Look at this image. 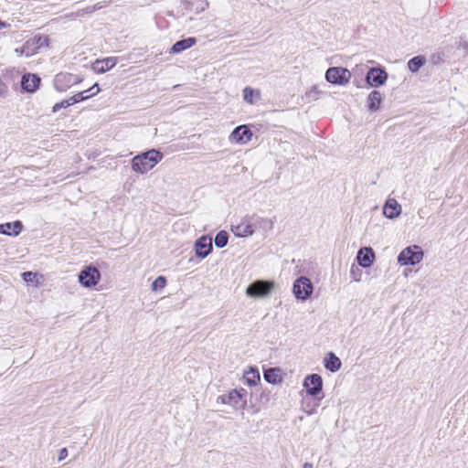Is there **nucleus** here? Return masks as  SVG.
Returning <instances> with one entry per match:
<instances>
[{"instance_id": "nucleus-1", "label": "nucleus", "mask_w": 468, "mask_h": 468, "mask_svg": "<svg viewBox=\"0 0 468 468\" xmlns=\"http://www.w3.org/2000/svg\"><path fill=\"white\" fill-rule=\"evenodd\" d=\"M164 157L162 152L157 149H150L135 155L132 159V169L140 174H144L154 168Z\"/></svg>"}, {"instance_id": "nucleus-2", "label": "nucleus", "mask_w": 468, "mask_h": 468, "mask_svg": "<svg viewBox=\"0 0 468 468\" xmlns=\"http://www.w3.org/2000/svg\"><path fill=\"white\" fill-rule=\"evenodd\" d=\"M423 259V250L420 246L413 245L405 248L398 256V262L402 266L415 265Z\"/></svg>"}, {"instance_id": "nucleus-3", "label": "nucleus", "mask_w": 468, "mask_h": 468, "mask_svg": "<svg viewBox=\"0 0 468 468\" xmlns=\"http://www.w3.org/2000/svg\"><path fill=\"white\" fill-rule=\"evenodd\" d=\"M274 282L267 280H257L251 282L246 289V294L253 298L268 296L274 288Z\"/></svg>"}, {"instance_id": "nucleus-4", "label": "nucleus", "mask_w": 468, "mask_h": 468, "mask_svg": "<svg viewBox=\"0 0 468 468\" xmlns=\"http://www.w3.org/2000/svg\"><path fill=\"white\" fill-rule=\"evenodd\" d=\"M83 80L82 77L68 72L58 73L53 80V85L58 92L66 91L73 85L79 84Z\"/></svg>"}, {"instance_id": "nucleus-5", "label": "nucleus", "mask_w": 468, "mask_h": 468, "mask_svg": "<svg viewBox=\"0 0 468 468\" xmlns=\"http://www.w3.org/2000/svg\"><path fill=\"white\" fill-rule=\"evenodd\" d=\"M314 285L311 280L305 276L297 278L292 285V292L297 300L306 301L313 293Z\"/></svg>"}, {"instance_id": "nucleus-6", "label": "nucleus", "mask_w": 468, "mask_h": 468, "mask_svg": "<svg viewBox=\"0 0 468 468\" xmlns=\"http://www.w3.org/2000/svg\"><path fill=\"white\" fill-rule=\"evenodd\" d=\"M350 78V71L342 67H331L325 72V80L335 85H346Z\"/></svg>"}, {"instance_id": "nucleus-7", "label": "nucleus", "mask_w": 468, "mask_h": 468, "mask_svg": "<svg viewBox=\"0 0 468 468\" xmlns=\"http://www.w3.org/2000/svg\"><path fill=\"white\" fill-rule=\"evenodd\" d=\"M247 391L244 388L233 389L228 395H223L218 398L224 404H229L236 409H243L246 405L245 397Z\"/></svg>"}, {"instance_id": "nucleus-8", "label": "nucleus", "mask_w": 468, "mask_h": 468, "mask_svg": "<svg viewBox=\"0 0 468 468\" xmlns=\"http://www.w3.org/2000/svg\"><path fill=\"white\" fill-rule=\"evenodd\" d=\"M100 278L101 273L94 266H87L79 273V282L86 288L95 286L99 282Z\"/></svg>"}, {"instance_id": "nucleus-9", "label": "nucleus", "mask_w": 468, "mask_h": 468, "mask_svg": "<svg viewBox=\"0 0 468 468\" xmlns=\"http://www.w3.org/2000/svg\"><path fill=\"white\" fill-rule=\"evenodd\" d=\"M388 80V73L382 67L371 68L367 75L366 81L370 87H379L386 83Z\"/></svg>"}, {"instance_id": "nucleus-10", "label": "nucleus", "mask_w": 468, "mask_h": 468, "mask_svg": "<svg viewBox=\"0 0 468 468\" xmlns=\"http://www.w3.org/2000/svg\"><path fill=\"white\" fill-rule=\"evenodd\" d=\"M303 387L306 392L311 397H316L322 392L323 389V378L318 374H310L305 377L303 380Z\"/></svg>"}, {"instance_id": "nucleus-11", "label": "nucleus", "mask_w": 468, "mask_h": 468, "mask_svg": "<svg viewBox=\"0 0 468 468\" xmlns=\"http://www.w3.org/2000/svg\"><path fill=\"white\" fill-rule=\"evenodd\" d=\"M256 225L249 217H245L238 225L231 226V231L236 237L244 238L255 232Z\"/></svg>"}, {"instance_id": "nucleus-12", "label": "nucleus", "mask_w": 468, "mask_h": 468, "mask_svg": "<svg viewBox=\"0 0 468 468\" xmlns=\"http://www.w3.org/2000/svg\"><path fill=\"white\" fill-rule=\"evenodd\" d=\"M41 83V78L33 73H26L21 78V89L25 92H35Z\"/></svg>"}, {"instance_id": "nucleus-13", "label": "nucleus", "mask_w": 468, "mask_h": 468, "mask_svg": "<svg viewBox=\"0 0 468 468\" xmlns=\"http://www.w3.org/2000/svg\"><path fill=\"white\" fill-rule=\"evenodd\" d=\"M212 239L207 236H202L196 240L195 250L198 258L204 259L212 251Z\"/></svg>"}, {"instance_id": "nucleus-14", "label": "nucleus", "mask_w": 468, "mask_h": 468, "mask_svg": "<svg viewBox=\"0 0 468 468\" xmlns=\"http://www.w3.org/2000/svg\"><path fill=\"white\" fill-rule=\"evenodd\" d=\"M356 261L362 268H369L375 260V252L370 247L361 248L356 254Z\"/></svg>"}, {"instance_id": "nucleus-15", "label": "nucleus", "mask_w": 468, "mask_h": 468, "mask_svg": "<svg viewBox=\"0 0 468 468\" xmlns=\"http://www.w3.org/2000/svg\"><path fill=\"white\" fill-rule=\"evenodd\" d=\"M251 137L252 132L246 125H239L236 127L230 134L231 140L238 144H246L251 139Z\"/></svg>"}, {"instance_id": "nucleus-16", "label": "nucleus", "mask_w": 468, "mask_h": 468, "mask_svg": "<svg viewBox=\"0 0 468 468\" xmlns=\"http://www.w3.org/2000/svg\"><path fill=\"white\" fill-rule=\"evenodd\" d=\"M383 214L389 219H394L401 214V206L394 198H388L383 206Z\"/></svg>"}, {"instance_id": "nucleus-17", "label": "nucleus", "mask_w": 468, "mask_h": 468, "mask_svg": "<svg viewBox=\"0 0 468 468\" xmlns=\"http://www.w3.org/2000/svg\"><path fill=\"white\" fill-rule=\"evenodd\" d=\"M22 229L23 224L20 220L0 224V234L3 235L16 237L20 234Z\"/></svg>"}, {"instance_id": "nucleus-18", "label": "nucleus", "mask_w": 468, "mask_h": 468, "mask_svg": "<svg viewBox=\"0 0 468 468\" xmlns=\"http://www.w3.org/2000/svg\"><path fill=\"white\" fill-rule=\"evenodd\" d=\"M117 63V58L109 57L103 59H97L93 65L92 69L97 73H104L111 69H112Z\"/></svg>"}, {"instance_id": "nucleus-19", "label": "nucleus", "mask_w": 468, "mask_h": 468, "mask_svg": "<svg viewBox=\"0 0 468 468\" xmlns=\"http://www.w3.org/2000/svg\"><path fill=\"white\" fill-rule=\"evenodd\" d=\"M197 44V38L193 37H189L186 38H183L181 40L176 41L171 48L170 52L174 54H178L190 48L191 47Z\"/></svg>"}, {"instance_id": "nucleus-20", "label": "nucleus", "mask_w": 468, "mask_h": 468, "mask_svg": "<svg viewBox=\"0 0 468 468\" xmlns=\"http://www.w3.org/2000/svg\"><path fill=\"white\" fill-rule=\"evenodd\" d=\"M383 101V95L378 90H372L367 96V108L370 112H377L379 110Z\"/></svg>"}, {"instance_id": "nucleus-21", "label": "nucleus", "mask_w": 468, "mask_h": 468, "mask_svg": "<svg viewBox=\"0 0 468 468\" xmlns=\"http://www.w3.org/2000/svg\"><path fill=\"white\" fill-rule=\"evenodd\" d=\"M324 367L330 372H336L341 368L342 362L335 353L329 352L324 359Z\"/></svg>"}, {"instance_id": "nucleus-22", "label": "nucleus", "mask_w": 468, "mask_h": 468, "mask_svg": "<svg viewBox=\"0 0 468 468\" xmlns=\"http://www.w3.org/2000/svg\"><path fill=\"white\" fill-rule=\"evenodd\" d=\"M243 378L249 386H256L261 380L259 369L254 367H250L244 371Z\"/></svg>"}, {"instance_id": "nucleus-23", "label": "nucleus", "mask_w": 468, "mask_h": 468, "mask_svg": "<svg viewBox=\"0 0 468 468\" xmlns=\"http://www.w3.org/2000/svg\"><path fill=\"white\" fill-rule=\"evenodd\" d=\"M263 377L268 383L276 384L281 380V369L278 367H269L264 370Z\"/></svg>"}, {"instance_id": "nucleus-24", "label": "nucleus", "mask_w": 468, "mask_h": 468, "mask_svg": "<svg viewBox=\"0 0 468 468\" xmlns=\"http://www.w3.org/2000/svg\"><path fill=\"white\" fill-rule=\"evenodd\" d=\"M426 58L424 56H415L408 61V68L411 72H417L425 64Z\"/></svg>"}, {"instance_id": "nucleus-25", "label": "nucleus", "mask_w": 468, "mask_h": 468, "mask_svg": "<svg viewBox=\"0 0 468 468\" xmlns=\"http://www.w3.org/2000/svg\"><path fill=\"white\" fill-rule=\"evenodd\" d=\"M229 241V234L225 230H220L216 234V237L214 239V242L217 248L222 249L225 246H227Z\"/></svg>"}, {"instance_id": "nucleus-26", "label": "nucleus", "mask_w": 468, "mask_h": 468, "mask_svg": "<svg viewBox=\"0 0 468 468\" xmlns=\"http://www.w3.org/2000/svg\"><path fill=\"white\" fill-rule=\"evenodd\" d=\"M256 90L250 87H245L243 90V100L248 103H254V95Z\"/></svg>"}, {"instance_id": "nucleus-27", "label": "nucleus", "mask_w": 468, "mask_h": 468, "mask_svg": "<svg viewBox=\"0 0 468 468\" xmlns=\"http://www.w3.org/2000/svg\"><path fill=\"white\" fill-rule=\"evenodd\" d=\"M103 6H104L103 5L98 3L96 5H90V6H87L86 8L78 10L77 11V15L78 16H83L85 14H90V13L96 11V10L101 9Z\"/></svg>"}, {"instance_id": "nucleus-28", "label": "nucleus", "mask_w": 468, "mask_h": 468, "mask_svg": "<svg viewBox=\"0 0 468 468\" xmlns=\"http://www.w3.org/2000/svg\"><path fill=\"white\" fill-rule=\"evenodd\" d=\"M166 285V279L165 276H158L153 282H152V290L153 291H158L163 289Z\"/></svg>"}, {"instance_id": "nucleus-29", "label": "nucleus", "mask_w": 468, "mask_h": 468, "mask_svg": "<svg viewBox=\"0 0 468 468\" xmlns=\"http://www.w3.org/2000/svg\"><path fill=\"white\" fill-rule=\"evenodd\" d=\"M71 105H74V102H72L70 101V98L68 99V100H63L59 102H57L54 104L53 108H52V112H58L59 110L61 109H66Z\"/></svg>"}, {"instance_id": "nucleus-30", "label": "nucleus", "mask_w": 468, "mask_h": 468, "mask_svg": "<svg viewBox=\"0 0 468 468\" xmlns=\"http://www.w3.org/2000/svg\"><path fill=\"white\" fill-rule=\"evenodd\" d=\"M91 96H90L89 94V90H83L81 92H79L78 94L70 97V101L72 102H74V104L78 103V102H80V101H83L89 98H90Z\"/></svg>"}, {"instance_id": "nucleus-31", "label": "nucleus", "mask_w": 468, "mask_h": 468, "mask_svg": "<svg viewBox=\"0 0 468 468\" xmlns=\"http://www.w3.org/2000/svg\"><path fill=\"white\" fill-rule=\"evenodd\" d=\"M319 401L314 402V405L311 407L310 402H306V400L303 401V409L308 415H312L314 413L315 409L319 406Z\"/></svg>"}, {"instance_id": "nucleus-32", "label": "nucleus", "mask_w": 468, "mask_h": 468, "mask_svg": "<svg viewBox=\"0 0 468 468\" xmlns=\"http://www.w3.org/2000/svg\"><path fill=\"white\" fill-rule=\"evenodd\" d=\"M445 55L443 52H436L431 56V61L434 65H440L444 62Z\"/></svg>"}, {"instance_id": "nucleus-33", "label": "nucleus", "mask_w": 468, "mask_h": 468, "mask_svg": "<svg viewBox=\"0 0 468 468\" xmlns=\"http://www.w3.org/2000/svg\"><path fill=\"white\" fill-rule=\"evenodd\" d=\"M33 40L37 44V48L48 46L49 39L48 37H35Z\"/></svg>"}, {"instance_id": "nucleus-34", "label": "nucleus", "mask_w": 468, "mask_h": 468, "mask_svg": "<svg viewBox=\"0 0 468 468\" xmlns=\"http://www.w3.org/2000/svg\"><path fill=\"white\" fill-rule=\"evenodd\" d=\"M22 279L26 282H34V280L37 276V273L33 272V271H24L22 274Z\"/></svg>"}, {"instance_id": "nucleus-35", "label": "nucleus", "mask_w": 468, "mask_h": 468, "mask_svg": "<svg viewBox=\"0 0 468 468\" xmlns=\"http://www.w3.org/2000/svg\"><path fill=\"white\" fill-rule=\"evenodd\" d=\"M457 48L459 49L464 50L465 52H468V41L461 39L457 45Z\"/></svg>"}, {"instance_id": "nucleus-36", "label": "nucleus", "mask_w": 468, "mask_h": 468, "mask_svg": "<svg viewBox=\"0 0 468 468\" xmlns=\"http://www.w3.org/2000/svg\"><path fill=\"white\" fill-rule=\"evenodd\" d=\"M88 90H89V92H90V96H94L100 92L101 89L99 87V84L95 83L93 86H91L90 89H88Z\"/></svg>"}, {"instance_id": "nucleus-37", "label": "nucleus", "mask_w": 468, "mask_h": 468, "mask_svg": "<svg viewBox=\"0 0 468 468\" xmlns=\"http://www.w3.org/2000/svg\"><path fill=\"white\" fill-rule=\"evenodd\" d=\"M68 456V450L67 448H62L60 451H59V453H58V460L59 462L65 460Z\"/></svg>"}, {"instance_id": "nucleus-38", "label": "nucleus", "mask_w": 468, "mask_h": 468, "mask_svg": "<svg viewBox=\"0 0 468 468\" xmlns=\"http://www.w3.org/2000/svg\"><path fill=\"white\" fill-rule=\"evenodd\" d=\"M261 222L268 225L269 229H272L274 219H267V218H261Z\"/></svg>"}, {"instance_id": "nucleus-39", "label": "nucleus", "mask_w": 468, "mask_h": 468, "mask_svg": "<svg viewBox=\"0 0 468 468\" xmlns=\"http://www.w3.org/2000/svg\"><path fill=\"white\" fill-rule=\"evenodd\" d=\"M303 468H313V464L310 463H304L303 465Z\"/></svg>"}, {"instance_id": "nucleus-40", "label": "nucleus", "mask_w": 468, "mask_h": 468, "mask_svg": "<svg viewBox=\"0 0 468 468\" xmlns=\"http://www.w3.org/2000/svg\"><path fill=\"white\" fill-rule=\"evenodd\" d=\"M355 269H356L358 271L357 267H356L355 265H352V267H351V274L352 275H354Z\"/></svg>"}, {"instance_id": "nucleus-41", "label": "nucleus", "mask_w": 468, "mask_h": 468, "mask_svg": "<svg viewBox=\"0 0 468 468\" xmlns=\"http://www.w3.org/2000/svg\"><path fill=\"white\" fill-rule=\"evenodd\" d=\"M5 27V23L0 20V29Z\"/></svg>"}, {"instance_id": "nucleus-42", "label": "nucleus", "mask_w": 468, "mask_h": 468, "mask_svg": "<svg viewBox=\"0 0 468 468\" xmlns=\"http://www.w3.org/2000/svg\"><path fill=\"white\" fill-rule=\"evenodd\" d=\"M355 274H356V271H354V280L355 281H359V278L358 277H356Z\"/></svg>"}]
</instances>
